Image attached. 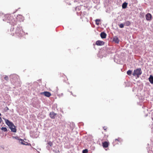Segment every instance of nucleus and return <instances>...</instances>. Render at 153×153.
<instances>
[{"instance_id": "obj_30", "label": "nucleus", "mask_w": 153, "mask_h": 153, "mask_svg": "<svg viewBox=\"0 0 153 153\" xmlns=\"http://www.w3.org/2000/svg\"><path fill=\"white\" fill-rule=\"evenodd\" d=\"M2 121V119L1 118V117H0V123H1V122Z\"/></svg>"}, {"instance_id": "obj_23", "label": "nucleus", "mask_w": 153, "mask_h": 153, "mask_svg": "<svg viewBox=\"0 0 153 153\" xmlns=\"http://www.w3.org/2000/svg\"><path fill=\"white\" fill-rule=\"evenodd\" d=\"M47 144L50 147H51L53 144L52 142L50 141L48 142Z\"/></svg>"}, {"instance_id": "obj_7", "label": "nucleus", "mask_w": 153, "mask_h": 153, "mask_svg": "<svg viewBox=\"0 0 153 153\" xmlns=\"http://www.w3.org/2000/svg\"><path fill=\"white\" fill-rule=\"evenodd\" d=\"M5 121L6 124L9 127L10 126L11 127L12 125H13V123L12 122L10 121L9 120L5 119Z\"/></svg>"}, {"instance_id": "obj_24", "label": "nucleus", "mask_w": 153, "mask_h": 153, "mask_svg": "<svg viewBox=\"0 0 153 153\" xmlns=\"http://www.w3.org/2000/svg\"><path fill=\"white\" fill-rule=\"evenodd\" d=\"M12 137L13 139H16L17 140H19L20 139H19V137L17 136L15 137V136H13Z\"/></svg>"}, {"instance_id": "obj_31", "label": "nucleus", "mask_w": 153, "mask_h": 153, "mask_svg": "<svg viewBox=\"0 0 153 153\" xmlns=\"http://www.w3.org/2000/svg\"><path fill=\"white\" fill-rule=\"evenodd\" d=\"M103 129L104 130H106V128H105V127H103Z\"/></svg>"}, {"instance_id": "obj_10", "label": "nucleus", "mask_w": 153, "mask_h": 153, "mask_svg": "<svg viewBox=\"0 0 153 153\" xmlns=\"http://www.w3.org/2000/svg\"><path fill=\"white\" fill-rule=\"evenodd\" d=\"M16 19L19 21L21 22V21H23L24 20V18L22 16L19 15L17 16Z\"/></svg>"}, {"instance_id": "obj_34", "label": "nucleus", "mask_w": 153, "mask_h": 153, "mask_svg": "<svg viewBox=\"0 0 153 153\" xmlns=\"http://www.w3.org/2000/svg\"><path fill=\"white\" fill-rule=\"evenodd\" d=\"M1 115V114L0 113V116Z\"/></svg>"}, {"instance_id": "obj_3", "label": "nucleus", "mask_w": 153, "mask_h": 153, "mask_svg": "<svg viewBox=\"0 0 153 153\" xmlns=\"http://www.w3.org/2000/svg\"><path fill=\"white\" fill-rule=\"evenodd\" d=\"M15 33L17 35L20 37L23 36L24 34L25 33L24 31L22 30V27L19 25V26H18L16 28Z\"/></svg>"}, {"instance_id": "obj_18", "label": "nucleus", "mask_w": 153, "mask_h": 153, "mask_svg": "<svg viewBox=\"0 0 153 153\" xmlns=\"http://www.w3.org/2000/svg\"><path fill=\"white\" fill-rule=\"evenodd\" d=\"M128 3L126 2L123 3L122 5V7L123 8L125 9L127 7Z\"/></svg>"}, {"instance_id": "obj_26", "label": "nucleus", "mask_w": 153, "mask_h": 153, "mask_svg": "<svg viewBox=\"0 0 153 153\" xmlns=\"http://www.w3.org/2000/svg\"><path fill=\"white\" fill-rule=\"evenodd\" d=\"M88 150L87 149H84L82 151L83 153H88Z\"/></svg>"}, {"instance_id": "obj_36", "label": "nucleus", "mask_w": 153, "mask_h": 153, "mask_svg": "<svg viewBox=\"0 0 153 153\" xmlns=\"http://www.w3.org/2000/svg\"><path fill=\"white\" fill-rule=\"evenodd\" d=\"M152 120H153V118H152Z\"/></svg>"}, {"instance_id": "obj_2", "label": "nucleus", "mask_w": 153, "mask_h": 153, "mask_svg": "<svg viewBox=\"0 0 153 153\" xmlns=\"http://www.w3.org/2000/svg\"><path fill=\"white\" fill-rule=\"evenodd\" d=\"M10 80L14 83L15 85L17 86H20L21 82L19 76L15 74H12L10 75Z\"/></svg>"}, {"instance_id": "obj_15", "label": "nucleus", "mask_w": 153, "mask_h": 153, "mask_svg": "<svg viewBox=\"0 0 153 153\" xmlns=\"http://www.w3.org/2000/svg\"><path fill=\"white\" fill-rule=\"evenodd\" d=\"M100 36L102 38L105 39L106 37V34L105 32H103L101 33Z\"/></svg>"}, {"instance_id": "obj_14", "label": "nucleus", "mask_w": 153, "mask_h": 153, "mask_svg": "<svg viewBox=\"0 0 153 153\" xmlns=\"http://www.w3.org/2000/svg\"><path fill=\"white\" fill-rule=\"evenodd\" d=\"M56 115V114L55 113L53 112H50L49 114L51 118L53 119H54L55 118V116Z\"/></svg>"}, {"instance_id": "obj_12", "label": "nucleus", "mask_w": 153, "mask_h": 153, "mask_svg": "<svg viewBox=\"0 0 153 153\" xmlns=\"http://www.w3.org/2000/svg\"><path fill=\"white\" fill-rule=\"evenodd\" d=\"M41 94H43L45 96L48 97H50L51 95V93L48 91H45L43 92H42L41 93Z\"/></svg>"}, {"instance_id": "obj_33", "label": "nucleus", "mask_w": 153, "mask_h": 153, "mask_svg": "<svg viewBox=\"0 0 153 153\" xmlns=\"http://www.w3.org/2000/svg\"><path fill=\"white\" fill-rule=\"evenodd\" d=\"M12 28H13V29H14V27H13Z\"/></svg>"}, {"instance_id": "obj_4", "label": "nucleus", "mask_w": 153, "mask_h": 153, "mask_svg": "<svg viewBox=\"0 0 153 153\" xmlns=\"http://www.w3.org/2000/svg\"><path fill=\"white\" fill-rule=\"evenodd\" d=\"M142 73V71L141 68H138L134 70L132 75L134 76H136L138 78Z\"/></svg>"}, {"instance_id": "obj_29", "label": "nucleus", "mask_w": 153, "mask_h": 153, "mask_svg": "<svg viewBox=\"0 0 153 153\" xmlns=\"http://www.w3.org/2000/svg\"><path fill=\"white\" fill-rule=\"evenodd\" d=\"M119 139H119H115V140H117V141H119L120 142H121V141H120V139Z\"/></svg>"}, {"instance_id": "obj_21", "label": "nucleus", "mask_w": 153, "mask_h": 153, "mask_svg": "<svg viewBox=\"0 0 153 153\" xmlns=\"http://www.w3.org/2000/svg\"><path fill=\"white\" fill-rule=\"evenodd\" d=\"M132 71L131 70H128L127 72V74L131 76V74Z\"/></svg>"}, {"instance_id": "obj_6", "label": "nucleus", "mask_w": 153, "mask_h": 153, "mask_svg": "<svg viewBox=\"0 0 153 153\" xmlns=\"http://www.w3.org/2000/svg\"><path fill=\"white\" fill-rule=\"evenodd\" d=\"M68 127L71 130L74 129L75 126L74 124L73 123H69L68 124Z\"/></svg>"}, {"instance_id": "obj_35", "label": "nucleus", "mask_w": 153, "mask_h": 153, "mask_svg": "<svg viewBox=\"0 0 153 153\" xmlns=\"http://www.w3.org/2000/svg\"><path fill=\"white\" fill-rule=\"evenodd\" d=\"M10 30H12V28H11V29H10Z\"/></svg>"}, {"instance_id": "obj_9", "label": "nucleus", "mask_w": 153, "mask_h": 153, "mask_svg": "<svg viewBox=\"0 0 153 153\" xmlns=\"http://www.w3.org/2000/svg\"><path fill=\"white\" fill-rule=\"evenodd\" d=\"M9 128L11 130V131L13 132H16V126L13 124L11 127H10Z\"/></svg>"}, {"instance_id": "obj_17", "label": "nucleus", "mask_w": 153, "mask_h": 153, "mask_svg": "<svg viewBox=\"0 0 153 153\" xmlns=\"http://www.w3.org/2000/svg\"><path fill=\"white\" fill-rule=\"evenodd\" d=\"M102 146L104 148H107L108 146V143L107 142H105L102 143Z\"/></svg>"}, {"instance_id": "obj_19", "label": "nucleus", "mask_w": 153, "mask_h": 153, "mask_svg": "<svg viewBox=\"0 0 153 153\" xmlns=\"http://www.w3.org/2000/svg\"><path fill=\"white\" fill-rule=\"evenodd\" d=\"M131 24V22L128 21H126L124 23V25L127 26H129Z\"/></svg>"}, {"instance_id": "obj_27", "label": "nucleus", "mask_w": 153, "mask_h": 153, "mask_svg": "<svg viewBox=\"0 0 153 153\" xmlns=\"http://www.w3.org/2000/svg\"><path fill=\"white\" fill-rule=\"evenodd\" d=\"M4 79L6 81H8V77L7 76L5 75L4 77Z\"/></svg>"}, {"instance_id": "obj_5", "label": "nucleus", "mask_w": 153, "mask_h": 153, "mask_svg": "<svg viewBox=\"0 0 153 153\" xmlns=\"http://www.w3.org/2000/svg\"><path fill=\"white\" fill-rule=\"evenodd\" d=\"M145 17L147 21H150L152 19V15L150 13H148L146 15Z\"/></svg>"}, {"instance_id": "obj_25", "label": "nucleus", "mask_w": 153, "mask_h": 153, "mask_svg": "<svg viewBox=\"0 0 153 153\" xmlns=\"http://www.w3.org/2000/svg\"><path fill=\"white\" fill-rule=\"evenodd\" d=\"M124 24H123L122 23L120 24L119 25L120 27V28H123L124 27Z\"/></svg>"}, {"instance_id": "obj_28", "label": "nucleus", "mask_w": 153, "mask_h": 153, "mask_svg": "<svg viewBox=\"0 0 153 153\" xmlns=\"http://www.w3.org/2000/svg\"><path fill=\"white\" fill-rule=\"evenodd\" d=\"M51 147L48 145L47 146L46 148L48 150H49L51 148Z\"/></svg>"}, {"instance_id": "obj_11", "label": "nucleus", "mask_w": 153, "mask_h": 153, "mask_svg": "<svg viewBox=\"0 0 153 153\" xmlns=\"http://www.w3.org/2000/svg\"><path fill=\"white\" fill-rule=\"evenodd\" d=\"M113 41L115 43L118 44L120 41V40L117 36H114L113 38Z\"/></svg>"}, {"instance_id": "obj_8", "label": "nucleus", "mask_w": 153, "mask_h": 153, "mask_svg": "<svg viewBox=\"0 0 153 153\" xmlns=\"http://www.w3.org/2000/svg\"><path fill=\"white\" fill-rule=\"evenodd\" d=\"M104 44L105 42H104L100 40H97L96 42V44L98 46L103 45Z\"/></svg>"}, {"instance_id": "obj_22", "label": "nucleus", "mask_w": 153, "mask_h": 153, "mask_svg": "<svg viewBox=\"0 0 153 153\" xmlns=\"http://www.w3.org/2000/svg\"><path fill=\"white\" fill-rule=\"evenodd\" d=\"M100 19H96L95 20L96 24L97 25H99V22H100Z\"/></svg>"}, {"instance_id": "obj_1", "label": "nucleus", "mask_w": 153, "mask_h": 153, "mask_svg": "<svg viewBox=\"0 0 153 153\" xmlns=\"http://www.w3.org/2000/svg\"><path fill=\"white\" fill-rule=\"evenodd\" d=\"M3 20L13 26L16 25L17 22V21L13 18V16L9 14H7L4 16L3 17Z\"/></svg>"}, {"instance_id": "obj_32", "label": "nucleus", "mask_w": 153, "mask_h": 153, "mask_svg": "<svg viewBox=\"0 0 153 153\" xmlns=\"http://www.w3.org/2000/svg\"><path fill=\"white\" fill-rule=\"evenodd\" d=\"M6 108H7V110H8L9 109L7 107H6Z\"/></svg>"}, {"instance_id": "obj_16", "label": "nucleus", "mask_w": 153, "mask_h": 153, "mask_svg": "<svg viewBox=\"0 0 153 153\" xmlns=\"http://www.w3.org/2000/svg\"><path fill=\"white\" fill-rule=\"evenodd\" d=\"M150 82L152 84H153V76L152 75H150L149 78Z\"/></svg>"}, {"instance_id": "obj_20", "label": "nucleus", "mask_w": 153, "mask_h": 153, "mask_svg": "<svg viewBox=\"0 0 153 153\" xmlns=\"http://www.w3.org/2000/svg\"><path fill=\"white\" fill-rule=\"evenodd\" d=\"M1 129L5 132L7 131V129L6 127H2L1 128Z\"/></svg>"}, {"instance_id": "obj_13", "label": "nucleus", "mask_w": 153, "mask_h": 153, "mask_svg": "<svg viewBox=\"0 0 153 153\" xmlns=\"http://www.w3.org/2000/svg\"><path fill=\"white\" fill-rule=\"evenodd\" d=\"M19 142L21 143V144L25 145H28V143L27 142L24 141L23 140L20 139Z\"/></svg>"}]
</instances>
